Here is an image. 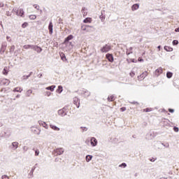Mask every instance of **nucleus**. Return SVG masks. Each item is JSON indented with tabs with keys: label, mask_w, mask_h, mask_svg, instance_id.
<instances>
[{
	"label": "nucleus",
	"mask_w": 179,
	"mask_h": 179,
	"mask_svg": "<svg viewBox=\"0 0 179 179\" xmlns=\"http://www.w3.org/2000/svg\"><path fill=\"white\" fill-rule=\"evenodd\" d=\"M120 167H127V164L123 163L121 165H120Z\"/></svg>",
	"instance_id": "38"
},
{
	"label": "nucleus",
	"mask_w": 179,
	"mask_h": 179,
	"mask_svg": "<svg viewBox=\"0 0 179 179\" xmlns=\"http://www.w3.org/2000/svg\"><path fill=\"white\" fill-rule=\"evenodd\" d=\"M144 75H148V73H147V72H145V73H143V74H141L140 76H141V78H143Z\"/></svg>",
	"instance_id": "41"
},
{
	"label": "nucleus",
	"mask_w": 179,
	"mask_h": 179,
	"mask_svg": "<svg viewBox=\"0 0 179 179\" xmlns=\"http://www.w3.org/2000/svg\"><path fill=\"white\" fill-rule=\"evenodd\" d=\"M34 8H35V9H37V10H38V9H40V6H38L37 4H34Z\"/></svg>",
	"instance_id": "34"
},
{
	"label": "nucleus",
	"mask_w": 179,
	"mask_h": 179,
	"mask_svg": "<svg viewBox=\"0 0 179 179\" xmlns=\"http://www.w3.org/2000/svg\"><path fill=\"white\" fill-rule=\"evenodd\" d=\"M110 50H111V45L106 44L101 48V52H108V51H110Z\"/></svg>",
	"instance_id": "1"
},
{
	"label": "nucleus",
	"mask_w": 179,
	"mask_h": 179,
	"mask_svg": "<svg viewBox=\"0 0 179 179\" xmlns=\"http://www.w3.org/2000/svg\"><path fill=\"white\" fill-rule=\"evenodd\" d=\"M150 111H152V108H147L143 109L144 113H150Z\"/></svg>",
	"instance_id": "33"
},
{
	"label": "nucleus",
	"mask_w": 179,
	"mask_h": 179,
	"mask_svg": "<svg viewBox=\"0 0 179 179\" xmlns=\"http://www.w3.org/2000/svg\"><path fill=\"white\" fill-rule=\"evenodd\" d=\"M58 114L59 115H61V117L66 115V108H63L62 109L59 110Z\"/></svg>",
	"instance_id": "3"
},
{
	"label": "nucleus",
	"mask_w": 179,
	"mask_h": 179,
	"mask_svg": "<svg viewBox=\"0 0 179 179\" xmlns=\"http://www.w3.org/2000/svg\"><path fill=\"white\" fill-rule=\"evenodd\" d=\"M161 47L160 46H158V49L160 50Z\"/></svg>",
	"instance_id": "49"
},
{
	"label": "nucleus",
	"mask_w": 179,
	"mask_h": 179,
	"mask_svg": "<svg viewBox=\"0 0 179 179\" xmlns=\"http://www.w3.org/2000/svg\"><path fill=\"white\" fill-rule=\"evenodd\" d=\"M73 104L76 106L77 108H79L80 106V100H79V98L78 97L73 98Z\"/></svg>",
	"instance_id": "5"
},
{
	"label": "nucleus",
	"mask_w": 179,
	"mask_h": 179,
	"mask_svg": "<svg viewBox=\"0 0 179 179\" xmlns=\"http://www.w3.org/2000/svg\"><path fill=\"white\" fill-rule=\"evenodd\" d=\"M13 92H14V93L16 92L18 93H22V92H23V89L20 87H17L13 89Z\"/></svg>",
	"instance_id": "10"
},
{
	"label": "nucleus",
	"mask_w": 179,
	"mask_h": 179,
	"mask_svg": "<svg viewBox=\"0 0 179 179\" xmlns=\"http://www.w3.org/2000/svg\"><path fill=\"white\" fill-rule=\"evenodd\" d=\"M131 76H134L135 75V73H134L133 72L130 73Z\"/></svg>",
	"instance_id": "46"
},
{
	"label": "nucleus",
	"mask_w": 179,
	"mask_h": 179,
	"mask_svg": "<svg viewBox=\"0 0 179 179\" xmlns=\"http://www.w3.org/2000/svg\"><path fill=\"white\" fill-rule=\"evenodd\" d=\"M92 159H93V156H92V155L86 156V162H90V160H92Z\"/></svg>",
	"instance_id": "27"
},
{
	"label": "nucleus",
	"mask_w": 179,
	"mask_h": 179,
	"mask_svg": "<svg viewBox=\"0 0 179 179\" xmlns=\"http://www.w3.org/2000/svg\"><path fill=\"white\" fill-rule=\"evenodd\" d=\"M169 113H174V110L173 109H169Z\"/></svg>",
	"instance_id": "43"
},
{
	"label": "nucleus",
	"mask_w": 179,
	"mask_h": 179,
	"mask_svg": "<svg viewBox=\"0 0 179 179\" xmlns=\"http://www.w3.org/2000/svg\"><path fill=\"white\" fill-rule=\"evenodd\" d=\"M160 73H163V69L161 67L158 68L157 70H155V74L159 76Z\"/></svg>",
	"instance_id": "12"
},
{
	"label": "nucleus",
	"mask_w": 179,
	"mask_h": 179,
	"mask_svg": "<svg viewBox=\"0 0 179 179\" xmlns=\"http://www.w3.org/2000/svg\"><path fill=\"white\" fill-rule=\"evenodd\" d=\"M84 23H92V17H87L83 20Z\"/></svg>",
	"instance_id": "20"
},
{
	"label": "nucleus",
	"mask_w": 179,
	"mask_h": 179,
	"mask_svg": "<svg viewBox=\"0 0 179 179\" xmlns=\"http://www.w3.org/2000/svg\"><path fill=\"white\" fill-rule=\"evenodd\" d=\"M62 90H63L62 85H59L58 88L57 90V93H62Z\"/></svg>",
	"instance_id": "26"
},
{
	"label": "nucleus",
	"mask_w": 179,
	"mask_h": 179,
	"mask_svg": "<svg viewBox=\"0 0 179 179\" xmlns=\"http://www.w3.org/2000/svg\"><path fill=\"white\" fill-rule=\"evenodd\" d=\"M175 31L178 32V31H179V27H178V28H176V29H175Z\"/></svg>",
	"instance_id": "45"
},
{
	"label": "nucleus",
	"mask_w": 179,
	"mask_h": 179,
	"mask_svg": "<svg viewBox=\"0 0 179 179\" xmlns=\"http://www.w3.org/2000/svg\"><path fill=\"white\" fill-rule=\"evenodd\" d=\"M173 77V73L171 72H167L166 73V78H168L169 79H170L171 78Z\"/></svg>",
	"instance_id": "30"
},
{
	"label": "nucleus",
	"mask_w": 179,
	"mask_h": 179,
	"mask_svg": "<svg viewBox=\"0 0 179 179\" xmlns=\"http://www.w3.org/2000/svg\"><path fill=\"white\" fill-rule=\"evenodd\" d=\"M62 153H64V149L63 148H57V149L54 150V155L55 156L62 155Z\"/></svg>",
	"instance_id": "4"
},
{
	"label": "nucleus",
	"mask_w": 179,
	"mask_h": 179,
	"mask_svg": "<svg viewBox=\"0 0 179 179\" xmlns=\"http://www.w3.org/2000/svg\"><path fill=\"white\" fill-rule=\"evenodd\" d=\"M32 50H34V51H36L38 54L43 51V48L37 45H32Z\"/></svg>",
	"instance_id": "7"
},
{
	"label": "nucleus",
	"mask_w": 179,
	"mask_h": 179,
	"mask_svg": "<svg viewBox=\"0 0 179 179\" xmlns=\"http://www.w3.org/2000/svg\"><path fill=\"white\" fill-rule=\"evenodd\" d=\"M81 94H83V96L85 97H89V96H90V92L87 90H83L81 92Z\"/></svg>",
	"instance_id": "8"
},
{
	"label": "nucleus",
	"mask_w": 179,
	"mask_h": 179,
	"mask_svg": "<svg viewBox=\"0 0 179 179\" xmlns=\"http://www.w3.org/2000/svg\"><path fill=\"white\" fill-rule=\"evenodd\" d=\"M9 38V36H7V39H8Z\"/></svg>",
	"instance_id": "50"
},
{
	"label": "nucleus",
	"mask_w": 179,
	"mask_h": 179,
	"mask_svg": "<svg viewBox=\"0 0 179 179\" xmlns=\"http://www.w3.org/2000/svg\"><path fill=\"white\" fill-rule=\"evenodd\" d=\"M6 15H7V16H10V13L7 12V13H6Z\"/></svg>",
	"instance_id": "44"
},
{
	"label": "nucleus",
	"mask_w": 179,
	"mask_h": 179,
	"mask_svg": "<svg viewBox=\"0 0 179 179\" xmlns=\"http://www.w3.org/2000/svg\"><path fill=\"white\" fill-rule=\"evenodd\" d=\"M138 61H139L140 62H143V59L141 57L138 59Z\"/></svg>",
	"instance_id": "42"
},
{
	"label": "nucleus",
	"mask_w": 179,
	"mask_h": 179,
	"mask_svg": "<svg viewBox=\"0 0 179 179\" xmlns=\"http://www.w3.org/2000/svg\"><path fill=\"white\" fill-rule=\"evenodd\" d=\"M17 15L18 16H23L24 15V11H23V9L20 8L17 10Z\"/></svg>",
	"instance_id": "14"
},
{
	"label": "nucleus",
	"mask_w": 179,
	"mask_h": 179,
	"mask_svg": "<svg viewBox=\"0 0 179 179\" xmlns=\"http://www.w3.org/2000/svg\"><path fill=\"white\" fill-rule=\"evenodd\" d=\"M50 127L54 131H59V128L54 124H50Z\"/></svg>",
	"instance_id": "18"
},
{
	"label": "nucleus",
	"mask_w": 179,
	"mask_h": 179,
	"mask_svg": "<svg viewBox=\"0 0 179 179\" xmlns=\"http://www.w3.org/2000/svg\"><path fill=\"white\" fill-rule=\"evenodd\" d=\"M36 18H37V16H36V15H29V19L31 20H35V19H36Z\"/></svg>",
	"instance_id": "31"
},
{
	"label": "nucleus",
	"mask_w": 179,
	"mask_h": 179,
	"mask_svg": "<svg viewBox=\"0 0 179 179\" xmlns=\"http://www.w3.org/2000/svg\"><path fill=\"white\" fill-rule=\"evenodd\" d=\"M31 94H33V90H28L26 93H25V96L27 97H30V96H31Z\"/></svg>",
	"instance_id": "15"
},
{
	"label": "nucleus",
	"mask_w": 179,
	"mask_h": 179,
	"mask_svg": "<svg viewBox=\"0 0 179 179\" xmlns=\"http://www.w3.org/2000/svg\"><path fill=\"white\" fill-rule=\"evenodd\" d=\"M9 84V80L8 79H1V85H8Z\"/></svg>",
	"instance_id": "17"
},
{
	"label": "nucleus",
	"mask_w": 179,
	"mask_h": 179,
	"mask_svg": "<svg viewBox=\"0 0 179 179\" xmlns=\"http://www.w3.org/2000/svg\"><path fill=\"white\" fill-rule=\"evenodd\" d=\"M83 16H87V10H86L85 8H83L81 10Z\"/></svg>",
	"instance_id": "25"
},
{
	"label": "nucleus",
	"mask_w": 179,
	"mask_h": 179,
	"mask_svg": "<svg viewBox=\"0 0 179 179\" xmlns=\"http://www.w3.org/2000/svg\"><path fill=\"white\" fill-rule=\"evenodd\" d=\"M72 38H73V35H69V36H67L65 38L64 43H68V41H69L70 40H72Z\"/></svg>",
	"instance_id": "19"
},
{
	"label": "nucleus",
	"mask_w": 179,
	"mask_h": 179,
	"mask_svg": "<svg viewBox=\"0 0 179 179\" xmlns=\"http://www.w3.org/2000/svg\"><path fill=\"white\" fill-rule=\"evenodd\" d=\"M8 72H9V69H8L7 66L4 67V69L3 70V74L8 75Z\"/></svg>",
	"instance_id": "21"
},
{
	"label": "nucleus",
	"mask_w": 179,
	"mask_h": 179,
	"mask_svg": "<svg viewBox=\"0 0 179 179\" xmlns=\"http://www.w3.org/2000/svg\"><path fill=\"white\" fill-rule=\"evenodd\" d=\"M39 154H40V151L38 150H35V156H38Z\"/></svg>",
	"instance_id": "35"
},
{
	"label": "nucleus",
	"mask_w": 179,
	"mask_h": 179,
	"mask_svg": "<svg viewBox=\"0 0 179 179\" xmlns=\"http://www.w3.org/2000/svg\"><path fill=\"white\" fill-rule=\"evenodd\" d=\"M173 45H177V44H178V41L174 40V41H173Z\"/></svg>",
	"instance_id": "36"
},
{
	"label": "nucleus",
	"mask_w": 179,
	"mask_h": 179,
	"mask_svg": "<svg viewBox=\"0 0 179 179\" xmlns=\"http://www.w3.org/2000/svg\"><path fill=\"white\" fill-rule=\"evenodd\" d=\"M126 110H127V108H125V107H122V108H120V111H122V112H124Z\"/></svg>",
	"instance_id": "37"
},
{
	"label": "nucleus",
	"mask_w": 179,
	"mask_h": 179,
	"mask_svg": "<svg viewBox=\"0 0 179 179\" xmlns=\"http://www.w3.org/2000/svg\"><path fill=\"white\" fill-rule=\"evenodd\" d=\"M150 160V162H155V160H156V159H155V158H152V159H151Z\"/></svg>",
	"instance_id": "47"
},
{
	"label": "nucleus",
	"mask_w": 179,
	"mask_h": 179,
	"mask_svg": "<svg viewBox=\"0 0 179 179\" xmlns=\"http://www.w3.org/2000/svg\"><path fill=\"white\" fill-rule=\"evenodd\" d=\"M0 85H2V79H0Z\"/></svg>",
	"instance_id": "48"
},
{
	"label": "nucleus",
	"mask_w": 179,
	"mask_h": 179,
	"mask_svg": "<svg viewBox=\"0 0 179 179\" xmlns=\"http://www.w3.org/2000/svg\"><path fill=\"white\" fill-rule=\"evenodd\" d=\"M54 89H55V85L46 87V90H50V92H54Z\"/></svg>",
	"instance_id": "24"
},
{
	"label": "nucleus",
	"mask_w": 179,
	"mask_h": 179,
	"mask_svg": "<svg viewBox=\"0 0 179 179\" xmlns=\"http://www.w3.org/2000/svg\"><path fill=\"white\" fill-rule=\"evenodd\" d=\"M164 50L165 51H168V52H171L173 51V48L170 47V46H164Z\"/></svg>",
	"instance_id": "23"
},
{
	"label": "nucleus",
	"mask_w": 179,
	"mask_h": 179,
	"mask_svg": "<svg viewBox=\"0 0 179 179\" xmlns=\"http://www.w3.org/2000/svg\"><path fill=\"white\" fill-rule=\"evenodd\" d=\"M0 6H1V4H0Z\"/></svg>",
	"instance_id": "51"
},
{
	"label": "nucleus",
	"mask_w": 179,
	"mask_h": 179,
	"mask_svg": "<svg viewBox=\"0 0 179 179\" xmlns=\"http://www.w3.org/2000/svg\"><path fill=\"white\" fill-rule=\"evenodd\" d=\"M138 9H139V4L138 3H136V4H134L132 6H131V10H138Z\"/></svg>",
	"instance_id": "13"
},
{
	"label": "nucleus",
	"mask_w": 179,
	"mask_h": 179,
	"mask_svg": "<svg viewBox=\"0 0 179 179\" xmlns=\"http://www.w3.org/2000/svg\"><path fill=\"white\" fill-rule=\"evenodd\" d=\"M23 48L25 49V50H29V48H33V45H24L23 46Z\"/></svg>",
	"instance_id": "29"
},
{
	"label": "nucleus",
	"mask_w": 179,
	"mask_h": 179,
	"mask_svg": "<svg viewBox=\"0 0 179 179\" xmlns=\"http://www.w3.org/2000/svg\"><path fill=\"white\" fill-rule=\"evenodd\" d=\"M12 145H13L14 148H15V149H17V148H19V143H17V142H13V143H12Z\"/></svg>",
	"instance_id": "28"
},
{
	"label": "nucleus",
	"mask_w": 179,
	"mask_h": 179,
	"mask_svg": "<svg viewBox=\"0 0 179 179\" xmlns=\"http://www.w3.org/2000/svg\"><path fill=\"white\" fill-rule=\"evenodd\" d=\"M90 27H92L91 26L89 25H86V24H83L81 26V30H83V31H86L87 33H89V31H90Z\"/></svg>",
	"instance_id": "2"
},
{
	"label": "nucleus",
	"mask_w": 179,
	"mask_h": 179,
	"mask_svg": "<svg viewBox=\"0 0 179 179\" xmlns=\"http://www.w3.org/2000/svg\"><path fill=\"white\" fill-rule=\"evenodd\" d=\"M92 146H97V139L96 138L92 137L90 139Z\"/></svg>",
	"instance_id": "9"
},
{
	"label": "nucleus",
	"mask_w": 179,
	"mask_h": 179,
	"mask_svg": "<svg viewBox=\"0 0 179 179\" xmlns=\"http://www.w3.org/2000/svg\"><path fill=\"white\" fill-rule=\"evenodd\" d=\"M115 100V97L114 95H110L108 97V101H114Z\"/></svg>",
	"instance_id": "22"
},
{
	"label": "nucleus",
	"mask_w": 179,
	"mask_h": 179,
	"mask_svg": "<svg viewBox=\"0 0 179 179\" xmlns=\"http://www.w3.org/2000/svg\"><path fill=\"white\" fill-rule=\"evenodd\" d=\"M2 179H9V177H8L6 175H3L2 176Z\"/></svg>",
	"instance_id": "39"
},
{
	"label": "nucleus",
	"mask_w": 179,
	"mask_h": 179,
	"mask_svg": "<svg viewBox=\"0 0 179 179\" xmlns=\"http://www.w3.org/2000/svg\"><path fill=\"white\" fill-rule=\"evenodd\" d=\"M173 131H175V132H178V127H173Z\"/></svg>",
	"instance_id": "40"
},
{
	"label": "nucleus",
	"mask_w": 179,
	"mask_h": 179,
	"mask_svg": "<svg viewBox=\"0 0 179 179\" xmlns=\"http://www.w3.org/2000/svg\"><path fill=\"white\" fill-rule=\"evenodd\" d=\"M59 55L62 61H66V57L65 56V54L64 52H60Z\"/></svg>",
	"instance_id": "16"
},
{
	"label": "nucleus",
	"mask_w": 179,
	"mask_h": 179,
	"mask_svg": "<svg viewBox=\"0 0 179 179\" xmlns=\"http://www.w3.org/2000/svg\"><path fill=\"white\" fill-rule=\"evenodd\" d=\"M52 27H53L52 22H50L49 23V26H48V30H49V34H52V33H53Z\"/></svg>",
	"instance_id": "11"
},
{
	"label": "nucleus",
	"mask_w": 179,
	"mask_h": 179,
	"mask_svg": "<svg viewBox=\"0 0 179 179\" xmlns=\"http://www.w3.org/2000/svg\"><path fill=\"white\" fill-rule=\"evenodd\" d=\"M27 26H29V23H27V22H24V23L22 24V29H26V27H27Z\"/></svg>",
	"instance_id": "32"
},
{
	"label": "nucleus",
	"mask_w": 179,
	"mask_h": 179,
	"mask_svg": "<svg viewBox=\"0 0 179 179\" xmlns=\"http://www.w3.org/2000/svg\"><path fill=\"white\" fill-rule=\"evenodd\" d=\"M106 59L109 61V62H114V57L112 54L108 53L106 55Z\"/></svg>",
	"instance_id": "6"
}]
</instances>
